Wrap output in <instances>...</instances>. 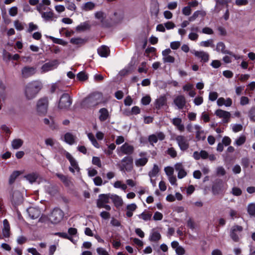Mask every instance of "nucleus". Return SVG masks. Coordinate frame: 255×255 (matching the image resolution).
Segmentation results:
<instances>
[{"instance_id":"obj_35","label":"nucleus","mask_w":255,"mask_h":255,"mask_svg":"<svg viewBox=\"0 0 255 255\" xmlns=\"http://www.w3.org/2000/svg\"><path fill=\"white\" fill-rule=\"evenodd\" d=\"M64 141L70 145H72L75 142V136L72 133L67 132L64 135Z\"/></svg>"},{"instance_id":"obj_9","label":"nucleus","mask_w":255,"mask_h":255,"mask_svg":"<svg viewBox=\"0 0 255 255\" xmlns=\"http://www.w3.org/2000/svg\"><path fill=\"white\" fill-rule=\"evenodd\" d=\"M59 61L56 59L52 60L45 63L40 68V73L44 74L56 69L59 65Z\"/></svg>"},{"instance_id":"obj_20","label":"nucleus","mask_w":255,"mask_h":255,"mask_svg":"<svg viewBox=\"0 0 255 255\" xmlns=\"http://www.w3.org/2000/svg\"><path fill=\"white\" fill-rule=\"evenodd\" d=\"M174 168L178 172V178L182 179L187 175V172L184 169V167L182 163L178 162L175 164Z\"/></svg>"},{"instance_id":"obj_22","label":"nucleus","mask_w":255,"mask_h":255,"mask_svg":"<svg viewBox=\"0 0 255 255\" xmlns=\"http://www.w3.org/2000/svg\"><path fill=\"white\" fill-rule=\"evenodd\" d=\"M27 213L31 219L38 218L41 215L40 210L36 207H29L27 209Z\"/></svg>"},{"instance_id":"obj_64","label":"nucleus","mask_w":255,"mask_h":255,"mask_svg":"<svg viewBox=\"0 0 255 255\" xmlns=\"http://www.w3.org/2000/svg\"><path fill=\"white\" fill-rule=\"evenodd\" d=\"M97 252L99 255H109L107 251L103 248H97Z\"/></svg>"},{"instance_id":"obj_63","label":"nucleus","mask_w":255,"mask_h":255,"mask_svg":"<svg viewBox=\"0 0 255 255\" xmlns=\"http://www.w3.org/2000/svg\"><path fill=\"white\" fill-rule=\"evenodd\" d=\"M218 97V94L216 92H211L209 95V99L211 101H215L217 100Z\"/></svg>"},{"instance_id":"obj_50","label":"nucleus","mask_w":255,"mask_h":255,"mask_svg":"<svg viewBox=\"0 0 255 255\" xmlns=\"http://www.w3.org/2000/svg\"><path fill=\"white\" fill-rule=\"evenodd\" d=\"M151 12L152 14L157 15L159 12V5L157 2H155L152 4L151 7Z\"/></svg>"},{"instance_id":"obj_48","label":"nucleus","mask_w":255,"mask_h":255,"mask_svg":"<svg viewBox=\"0 0 255 255\" xmlns=\"http://www.w3.org/2000/svg\"><path fill=\"white\" fill-rule=\"evenodd\" d=\"M248 212L251 216L255 217V204L251 203L248 206Z\"/></svg>"},{"instance_id":"obj_36","label":"nucleus","mask_w":255,"mask_h":255,"mask_svg":"<svg viewBox=\"0 0 255 255\" xmlns=\"http://www.w3.org/2000/svg\"><path fill=\"white\" fill-rule=\"evenodd\" d=\"M161 239V235L157 231H152L150 233L149 240L151 242H157Z\"/></svg>"},{"instance_id":"obj_31","label":"nucleus","mask_w":255,"mask_h":255,"mask_svg":"<svg viewBox=\"0 0 255 255\" xmlns=\"http://www.w3.org/2000/svg\"><path fill=\"white\" fill-rule=\"evenodd\" d=\"M137 209V206L135 203L128 204L126 207V216L128 218L133 216V212Z\"/></svg>"},{"instance_id":"obj_44","label":"nucleus","mask_w":255,"mask_h":255,"mask_svg":"<svg viewBox=\"0 0 255 255\" xmlns=\"http://www.w3.org/2000/svg\"><path fill=\"white\" fill-rule=\"evenodd\" d=\"M199 15H201L202 16H204L205 15V13L204 11H200V10H197L195 11L193 15L189 17L188 20L190 21H194L198 16Z\"/></svg>"},{"instance_id":"obj_40","label":"nucleus","mask_w":255,"mask_h":255,"mask_svg":"<svg viewBox=\"0 0 255 255\" xmlns=\"http://www.w3.org/2000/svg\"><path fill=\"white\" fill-rule=\"evenodd\" d=\"M70 42L73 44L77 45L78 46H81L85 43L86 40H85L84 39H82L81 38H79V37L72 38L70 39Z\"/></svg>"},{"instance_id":"obj_2","label":"nucleus","mask_w":255,"mask_h":255,"mask_svg":"<svg viewBox=\"0 0 255 255\" xmlns=\"http://www.w3.org/2000/svg\"><path fill=\"white\" fill-rule=\"evenodd\" d=\"M36 9L40 13L41 17L45 22L56 21L57 17L50 8L43 6L40 3L37 6Z\"/></svg>"},{"instance_id":"obj_42","label":"nucleus","mask_w":255,"mask_h":255,"mask_svg":"<svg viewBox=\"0 0 255 255\" xmlns=\"http://www.w3.org/2000/svg\"><path fill=\"white\" fill-rule=\"evenodd\" d=\"M159 171V168L158 165L156 164H154L152 169H151V171L149 172L148 175L150 177V178L156 177L158 174Z\"/></svg>"},{"instance_id":"obj_60","label":"nucleus","mask_w":255,"mask_h":255,"mask_svg":"<svg viewBox=\"0 0 255 255\" xmlns=\"http://www.w3.org/2000/svg\"><path fill=\"white\" fill-rule=\"evenodd\" d=\"M163 61L164 63H173L174 62L175 58L170 55L165 56L164 57H163Z\"/></svg>"},{"instance_id":"obj_57","label":"nucleus","mask_w":255,"mask_h":255,"mask_svg":"<svg viewBox=\"0 0 255 255\" xmlns=\"http://www.w3.org/2000/svg\"><path fill=\"white\" fill-rule=\"evenodd\" d=\"M250 103V99L246 96H242L240 98V103L242 106H245L249 104Z\"/></svg>"},{"instance_id":"obj_27","label":"nucleus","mask_w":255,"mask_h":255,"mask_svg":"<svg viewBox=\"0 0 255 255\" xmlns=\"http://www.w3.org/2000/svg\"><path fill=\"white\" fill-rule=\"evenodd\" d=\"M99 119L101 122H104L110 118L108 110L105 108L100 109L99 111Z\"/></svg>"},{"instance_id":"obj_37","label":"nucleus","mask_w":255,"mask_h":255,"mask_svg":"<svg viewBox=\"0 0 255 255\" xmlns=\"http://www.w3.org/2000/svg\"><path fill=\"white\" fill-rule=\"evenodd\" d=\"M137 217L139 219H142L144 221H148L150 220L152 214L148 212L144 211L142 213L137 215Z\"/></svg>"},{"instance_id":"obj_13","label":"nucleus","mask_w":255,"mask_h":255,"mask_svg":"<svg viewBox=\"0 0 255 255\" xmlns=\"http://www.w3.org/2000/svg\"><path fill=\"white\" fill-rule=\"evenodd\" d=\"M21 72L22 77L27 79L34 75L36 73L37 69L34 67L25 66L22 68Z\"/></svg>"},{"instance_id":"obj_38","label":"nucleus","mask_w":255,"mask_h":255,"mask_svg":"<svg viewBox=\"0 0 255 255\" xmlns=\"http://www.w3.org/2000/svg\"><path fill=\"white\" fill-rule=\"evenodd\" d=\"M23 143V141L21 139H14L11 141V146L13 149H17L22 145Z\"/></svg>"},{"instance_id":"obj_19","label":"nucleus","mask_w":255,"mask_h":255,"mask_svg":"<svg viewBox=\"0 0 255 255\" xmlns=\"http://www.w3.org/2000/svg\"><path fill=\"white\" fill-rule=\"evenodd\" d=\"M165 135L162 132H156L149 136L148 141L151 144L156 143L158 140H163L165 138Z\"/></svg>"},{"instance_id":"obj_25","label":"nucleus","mask_w":255,"mask_h":255,"mask_svg":"<svg viewBox=\"0 0 255 255\" xmlns=\"http://www.w3.org/2000/svg\"><path fill=\"white\" fill-rule=\"evenodd\" d=\"M24 178H25L30 183L32 184L40 179V177L38 173L31 172L24 175Z\"/></svg>"},{"instance_id":"obj_15","label":"nucleus","mask_w":255,"mask_h":255,"mask_svg":"<svg viewBox=\"0 0 255 255\" xmlns=\"http://www.w3.org/2000/svg\"><path fill=\"white\" fill-rule=\"evenodd\" d=\"M215 114L219 118L222 119L223 123H228L231 116L230 112L221 109L217 110L215 111Z\"/></svg>"},{"instance_id":"obj_46","label":"nucleus","mask_w":255,"mask_h":255,"mask_svg":"<svg viewBox=\"0 0 255 255\" xmlns=\"http://www.w3.org/2000/svg\"><path fill=\"white\" fill-rule=\"evenodd\" d=\"M166 152L172 158H175L177 156V152L173 147H169Z\"/></svg>"},{"instance_id":"obj_4","label":"nucleus","mask_w":255,"mask_h":255,"mask_svg":"<svg viewBox=\"0 0 255 255\" xmlns=\"http://www.w3.org/2000/svg\"><path fill=\"white\" fill-rule=\"evenodd\" d=\"M117 166L122 172H131L133 169V159L131 156L124 157L120 163L117 164Z\"/></svg>"},{"instance_id":"obj_47","label":"nucleus","mask_w":255,"mask_h":255,"mask_svg":"<svg viewBox=\"0 0 255 255\" xmlns=\"http://www.w3.org/2000/svg\"><path fill=\"white\" fill-rule=\"evenodd\" d=\"M20 175V172L18 171H14L10 175L8 182L9 184H12L14 183L16 178Z\"/></svg>"},{"instance_id":"obj_30","label":"nucleus","mask_w":255,"mask_h":255,"mask_svg":"<svg viewBox=\"0 0 255 255\" xmlns=\"http://www.w3.org/2000/svg\"><path fill=\"white\" fill-rule=\"evenodd\" d=\"M99 55L102 57H107L110 53L109 48L105 45H103L98 49Z\"/></svg>"},{"instance_id":"obj_16","label":"nucleus","mask_w":255,"mask_h":255,"mask_svg":"<svg viewBox=\"0 0 255 255\" xmlns=\"http://www.w3.org/2000/svg\"><path fill=\"white\" fill-rule=\"evenodd\" d=\"M224 183L221 180H219L214 183L212 191L214 195H216L222 193L223 191Z\"/></svg>"},{"instance_id":"obj_41","label":"nucleus","mask_w":255,"mask_h":255,"mask_svg":"<svg viewBox=\"0 0 255 255\" xmlns=\"http://www.w3.org/2000/svg\"><path fill=\"white\" fill-rule=\"evenodd\" d=\"M95 17L96 19L99 20L101 22H103L106 19V14L102 11H97L95 13Z\"/></svg>"},{"instance_id":"obj_52","label":"nucleus","mask_w":255,"mask_h":255,"mask_svg":"<svg viewBox=\"0 0 255 255\" xmlns=\"http://www.w3.org/2000/svg\"><path fill=\"white\" fill-rule=\"evenodd\" d=\"M89 28V25L87 22H83L76 27L77 31H84Z\"/></svg>"},{"instance_id":"obj_39","label":"nucleus","mask_w":255,"mask_h":255,"mask_svg":"<svg viewBox=\"0 0 255 255\" xmlns=\"http://www.w3.org/2000/svg\"><path fill=\"white\" fill-rule=\"evenodd\" d=\"M166 102V99L164 96H161L156 101L155 107L156 109H160L164 106Z\"/></svg>"},{"instance_id":"obj_61","label":"nucleus","mask_w":255,"mask_h":255,"mask_svg":"<svg viewBox=\"0 0 255 255\" xmlns=\"http://www.w3.org/2000/svg\"><path fill=\"white\" fill-rule=\"evenodd\" d=\"M18 8L16 6L11 7L8 10L9 14L11 16H14L17 14Z\"/></svg>"},{"instance_id":"obj_29","label":"nucleus","mask_w":255,"mask_h":255,"mask_svg":"<svg viewBox=\"0 0 255 255\" xmlns=\"http://www.w3.org/2000/svg\"><path fill=\"white\" fill-rule=\"evenodd\" d=\"M217 104L219 107H221L223 105L226 107H230L232 105V100L230 98H228L225 99L223 97H221L217 100Z\"/></svg>"},{"instance_id":"obj_23","label":"nucleus","mask_w":255,"mask_h":255,"mask_svg":"<svg viewBox=\"0 0 255 255\" xmlns=\"http://www.w3.org/2000/svg\"><path fill=\"white\" fill-rule=\"evenodd\" d=\"M56 176L66 187H71L73 185L71 178L60 173H56Z\"/></svg>"},{"instance_id":"obj_59","label":"nucleus","mask_w":255,"mask_h":255,"mask_svg":"<svg viewBox=\"0 0 255 255\" xmlns=\"http://www.w3.org/2000/svg\"><path fill=\"white\" fill-rule=\"evenodd\" d=\"M232 128L234 132H237L242 130L243 126L241 124H234L232 125Z\"/></svg>"},{"instance_id":"obj_54","label":"nucleus","mask_w":255,"mask_h":255,"mask_svg":"<svg viewBox=\"0 0 255 255\" xmlns=\"http://www.w3.org/2000/svg\"><path fill=\"white\" fill-rule=\"evenodd\" d=\"M246 141V137L244 135L240 136L238 138H237L235 142V144L237 146H240L243 144Z\"/></svg>"},{"instance_id":"obj_5","label":"nucleus","mask_w":255,"mask_h":255,"mask_svg":"<svg viewBox=\"0 0 255 255\" xmlns=\"http://www.w3.org/2000/svg\"><path fill=\"white\" fill-rule=\"evenodd\" d=\"M48 99L46 97L39 99L36 103V109L39 115H44L46 114L48 107Z\"/></svg>"},{"instance_id":"obj_53","label":"nucleus","mask_w":255,"mask_h":255,"mask_svg":"<svg viewBox=\"0 0 255 255\" xmlns=\"http://www.w3.org/2000/svg\"><path fill=\"white\" fill-rule=\"evenodd\" d=\"M49 38L55 43H57L62 45H65L67 44L66 42L64 41L63 40L61 39L56 38L51 36H49Z\"/></svg>"},{"instance_id":"obj_24","label":"nucleus","mask_w":255,"mask_h":255,"mask_svg":"<svg viewBox=\"0 0 255 255\" xmlns=\"http://www.w3.org/2000/svg\"><path fill=\"white\" fill-rule=\"evenodd\" d=\"M196 132V138L198 140H204L206 138L204 131L202 129L201 126L195 125L194 127Z\"/></svg>"},{"instance_id":"obj_56","label":"nucleus","mask_w":255,"mask_h":255,"mask_svg":"<svg viewBox=\"0 0 255 255\" xmlns=\"http://www.w3.org/2000/svg\"><path fill=\"white\" fill-rule=\"evenodd\" d=\"M249 117L251 121L255 122V107H252L249 111Z\"/></svg>"},{"instance_id":"obj_58","label":"nucleus","mask_w":255,"mask_h":255,"mask_svg":"<svg viewBox=\"0 0 255 255\" xmlns=\"http://www.w3.org/2000/svg\"><path fill=\"white\" fill-rule=\"evenodd\" d=\"M14 26L17 30L21 31L24 29L22 23L18 20L14 21Z\"/></svg>"},{"instance_id":"obj_7","label":"nucleus","mask_w":255,"mask_h":255,"mask_svg":"<svg viewBox=\"0 0 255 255\" xmlns=\"http://www.w3.org/2000/svg\"><path fill=\"white\" fill-rule=\"evenodd\" d=\"M110 198L109 194H100L97 202V207L99 208H105L107 210H110V206L107 204L109 202Z\"/></svg>"},{"instance_id":"obj_49","label":"nucleus","mask_w":255,"mask_h":255,"mask_svg":"<svg viewBox=\"0 0 255 255\" xmlns=\"http://www.w3.org/2000/svg\"><path fill=\"white\" fill-rule=\"evenodd\" d=\"M201 46L203 47H214V44L213 43V40L212 39L207 40L206 41H201L200 43Z\"/></svg>"},{"instance_id":"obj_33","label":"nucleus","mask_w":255,"mask_h":255,"mask_svg":"<svg viewBox=\"0 0 255 255\" xmlns=\"http://www.w3.org/2000/svg\"><path fill=\"white\" fill-rule=\"evenodd\" d=\"M3 228L2 229L3 235L4 237H8L9 236L10 226L8 221L4 219L3 221Z\"/></svg>"},{"instance_id":"obj_17","label":"nucleus","mask_w":255,"mask_h":255,"mask_svg":"<svg viewBox=\"0 0 255 255\" xmlns=\"http://www.w3.org/2000/svg\"><path fill=\"white\" fill-rule=\"evenodd\" d=\"M191 53L193 54L196 57L201 59L202 62H207L209 59V54L203 51H196L195 50H192Z\"/></svg>"},{"instance_id":"obj_26","label":"nucleus","mask_w":255,"mask_h":255,"mask_svg":"<svg viewBox=\"0 0 255 255\" xmlns=\"http://www.w3.org/2000/svg\"><path fill=\"white\" fill-rule=\"evenodd\" d=\"M139 155L140 157L135 160V165L137 167L143 166L147 163L148 158L144 153H140Z\"/></svg>"},{"instance_id":"obj_1","label":"nucleus","mask_w":255,"mask_h":255,"mask_svg":"<svg viewBox=\"0 0 255 255\" xmlns=\"http://www.w3.org/2000/svg\"><path fill=\"white\" fill-rule=\"evenodd\" d=\"M42 87V83L38 81L29 82L24 88V96L28 100L35 98Z\"/></svg>"},{"instance_id":"obj_10","label":"nucleus","mask_w":255,"mask_h":255,"mask_svg":"<svg viewBox=\"0 0 255 255\" xmlns=\"http://www.w3.org/2000/svg\"><path fill=\"white\" fill-rule=\"evenodd\" d=\"M62 153L65 155L70 163L71 166L69 167V170L73 173H74L75 171H79L80 168L78 163L72 155L64 149L62 150Z\"/></svg>"},{"instance_id":"obj_3","label":"nucleus","mask_w":255,"mask_h":255,"mask_svg":"<svg viewBox=\"0 0 255 255\" xmlns=\"http://www.w3.org/2000/svg\"><path fill=\"white\" fill-rule=\"evenodd\" d=\"M103 101V95L101 93L96 92L90 95L86 98L83 103L87 105V107H95L101 104Z\"/></svg>"},{"instance_id":"obj_55","label":"nucleus","mask_w":255,"mask_h":255,"mask_svg":"<svg viewBox=\"0 0 255 255\" xmlns=\"http://www.w3.org/2000/svg\"><path fill=\"white\" fill-rule=\"evenodd\" d=\"M77 78L80 81H85L88 79V75L84 72H80L77 74Z\"/></svg>"},{"instance_id":"obj_6","label":"nucleus","mask_w":255,"mask_h":255,"mask_svg":"<svg viewBox=\"0 0 255 255\" xmlns=\"http://www.w3.org/2000/svg\"><path fill=\"white\" fill-rule=\"evenodd\" d=\"M175 140L181 151H186L189 147V140L183 135H177Z\"/></svg>"},{"instance_id":"obj_11","label":"nucleus","mask_w":255,"mask_h":255,"mask_svg":"<svg viewBox=\"0 0 255 255\" xmlns=\"http://www.w3.org/2000/svg\"><path fill=\"white\" fill-rule=\"evenodd\" d=\"M64 216L63 211L58 208L54 209L49 216V220L53 224L59 223Z\"/></svg>"},{"instance_id":"obj_14","label":"nucleus","mask_w":255,"mask_h":255,"mask_svg":"<svg viewBox=\"0 0 255 255\" xmlns=\"http://www.w3.org/2000/svg\"><path fill=\"white\" fill-rule=\"evenodd\" d=\"M12 190L10 194V200L12 204L14 205L21 204L23 201V196L21 193L17 190Z\"/></svg>"},{"instance_id":"obj_28","label":"nucleus","mask_w":255,"mask_h":255,"mask_svg":"<svg viewBox=\"0 0 255 255\" xmlns=\"http://www.w3.org/2000/svg\"><path fill=\"white\" fill-rule=\"evenodd\" d=\"M172 124L176 127V128L180 132L184 131V126L182 123V119L179 118H173L172 120Z\"/></svg>"},{"instance_id":"obj_18","label":"nucleus","mask_w":255,"mask_h":255,"mask_svg":"<svg viewBox=\"0 0 255 255\" xmlns=\"http://www.w3.org/2000/svg\"><path fill=\"white\" fill-rule=\"evenodd\" d=\"M134 150V147L128 143H125L120 147V152L123 155H131L133 153Z\"/></svg>"},{"instance_id":"obj_34","label":"nucleus","mask_w":255,"mask_h":255,"mask_svg":"<svg viewBox=\"0 0 255 255\" xmlns=\"http://www.w3.org/2000/svg\"><path fill=\"white\" fill-rule=\"evenodd\" d=\"M111 199L112 200L115 205L117 207L121 206L123 204L122 198L117 195H112Z\"/></svg>"},{"instance_id":"obj_43","label":"nucleus","mask_w":255,"mask_h":255,"mask_svg":"<svg viewBox=\"0 0 255 255\" xmlns=\"http://www.w3.org/2000/svg\"><path fill=\"white\" fill-rule=\"evenodd\" d=\"M95 7V4L92 2L89 1L86 2L82 6V9L85 11H88L93 9Z\"/></svg>"},{"instance_id":"obj_12","label":"nucleus","mask_w":255,"mask_h":255,"mask_svg":"<svg viewBox=\"0 0 255 255\" xmlns=\"http://www.w3.org/2000/svg\"><path fill=\"white\" fill-rule=\"evenodd\" d=\"M243 231V228L242 226L239 225L233 226L230 232V237L235 242L239 241Z\"/></svg>"},{"instance_id":"obj_8","label":"nucleus","mask_w":255,"mask_h":255,"mask_svg":"<svg viewBox=\"0 0 255 255\" xmlns=\"http://www.w3.org/2000/svg\"><path fill=\"white\" fill-rule=\"evenodd\" d=\"M72 104V100L67 93L63 94L59 101L58 107L60 110L68 109Z\"/></svg>"},{"instance_id":"obj_45","label":"nucleus","mask_w":255,"mask_h":255,"mask_svg":"<svg viewBox=\"0 0 255 255\" xmlns=\"http://www.w3.org/2000/svg\"><path fill=\"white\" fill-rule=\"evenodd\" d=\"M87 136L89 140L91 141L92 144L96 148H99V144L95 138L94 135L92 133H88Z\"/></svg>"},{"instance_id":"obj_32","label":"nucleus","mask_w":255,"mask_h":255,"mask_svg":"<svg viewBox=\"0 0 255 255\" xmlns=\"http://www.w3.org/2000/svg\"><path fill=\"white\" fill-rule=\"evenodd\" d=\"M226 46L222 42H219L217 44L216 50L218 52H221L223 54H232V52L229 50L225 49Z\"/></svg>"},{"instance_id":"obj_62","label":"nucleus","mask_w":255,"mask_h":255,"mask_svg":"<svg viewBox=\"0 0 255 255\" xmlns=\"http://www.w3.org/2000/svg\"><path fill=\"white\" fill-rule=\"evenodd\" d=\"M232 193L235 196H240L242 194L241 189L238 187H234L232 188Z\"/></svg>"},{"instance_id":"obj_51","label":"nucleus","mask_w":255,"mask_h":255,"mask_svg":"<svg viewBox=\"0 0 255 255\" xmlns=\"http://www.w3.org/2000/svg\"><path fill=\"white\" fill-rule=\"evenodd\" d=\"M65 2L66 3V7L68 9L71 11H75L76 10L77 7L74 2L69 0H66Z\"/></svg>"},{"instance_id":"obj_21","label":"nucleus","mask_w":255,"mask_h":255,"mask_svg":"<svg viewBox=\"0 0 255 255\" xmlns=\"http://www.w3.org/2000/svg\"><path fill=\"white\" fill-rule=\"evenodd\" d=\"M174 104L178 109H182L186 105V99L184 96L178 95L176 96L173 101Z\"/></svg>"}]
</instances>
